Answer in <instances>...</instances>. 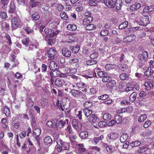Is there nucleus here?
Returning a JSON list of instances; mask_svg holds the SVG:
<instances>
[{
  "mask_svg": "<svg viewBox=\"0 0 154 154\" xmlns=\"http://www.w3.org/2000/svg\"><path fill=\"white\" fill-rule=\"evenodd\" d=\"M93 20V17L91 16V13L88 12L85 13V16L83 20V24L84 25H87L85 27V29L88 30H92L96 28V26L92 24H89Z\"/></svg>",
  "mask_w": 154,
  "mask_h": 154,
  "instance_id": "obj_1",
  "label": "nucleus"
},
{
  "mask_svg": "<svg viewBox=\"0 0 154 154\" xmlns=\"http://www.w3.org/2000/svg\"><path fill=\"white\" fill-rule=\"evenodd\" d=\"M57 149L58 152H60L69 148V145L68 143L63 142L60 139H58L57 140Z\"/></svg>",
  "mask_w": 154,
  "mask_h": 154,
  "instance_id": "obj_2",
  "label": "nucleus"
},
{
  "mask_svg": "<svg viewBox=\"0 0 154 154\" xmlns=\"http://www.w3.org/2000/svg\"><path fill=\"white\" fill-rule=\"evenodd\" d=\"M136 21L139 25L143 26H146L149 23V18L148 16H145L143 17H138L136 18Z\"/></svg>",
  "mask_w": 154,
  "mask_h": 154,
  "instance_id": "obj_3",
  "label": "nucleus"
},
{
  "mask_svg": "<svg viewBox=\"0 0 154 154\" xmlns=\"http://www.w3.org/2000/svg\"><path fill=\"white\" fill-rule=\"evenodd\" d=\"M71 92L72 96L76 98L84 99L85 97V94L81 91L73 89L71 90Z\"/></svg>",
  "mask_w": 154,
  "mask_h": 154,
  "instance_id": "obj_4",
  "label": "nucleus"
},
{
  "mask_svg": "<svg viewBox=\"0 0 154 154\" xmlns=\"http://www.w3.org/2000/svg\"><path fill=\"white\" fill-rule=\"evenodd\" d=\"M59 31L57 30L55 32L51 29L46 28L44 30L42 34L43 35H46L49 37H53L59 33Z\"/></svg>",
  "mask_w": 154,
  "mask_h": 154,
  "instance_id": "obj_5",
  "label": "nucleus"
},
{
  "mask_svg": "<svg viewBox=\"0 0 154 154\" xmlns=\"http://www.w3.org/2000/svg\"><path fill=\"white\" fill-rule=\"evenodd\" d=\"M148 55V53L146 51L139 54L138 59L140 60L139 62L142 64L144 63L147 60Z\"/></svg>",
  "mask_w": 154,
  "mask_h": 154,
  "instance_id": "obj_6",
  "label": "nucleus"
},
{
  "mask_svg": "<svg viewBox=\"0 0 154 154\" xmlns=\"http://www.w3.org/2000/svg\"><path fill=\"white\" fill-rule=\"evenodd\" d=\"M67 84L65 81L58 78L56 79L55 82V85L58 87H61L64 85L65 86H66L67 85Z\"/></svg>",
  "mask_w": 154,
  "mask_h": 154,
  "instance_id": "obj_7",
  "label": "nucleus"
},
{
  "mask_svg": "<svg viewBox=\"0 0 154 154\" xmlns=\"http://www.w3.org/2000/svg\"><path fill=\"white\" fill-rule=\"evenodd\" d=\"M52 121H48L46 122L47 125L50 128H53L54 127L57 128V120L56 119L52 120Z\"/></svg>",
  "mask_w": 154,
  "mask_h": 154,
  "instance_id": "obj_8",
  "label": "nucleus"
},
{
  "mask_svg": "<svg viewBox=\"0 0 154 154\" xmlns=\"http://www.w3.org/2000/svg\"><path fill=\"white\" fill-rule=\"evenodd\" d=\"M72 126L75 129L78 131L82 130V125L77 120L73 119L72 120Z\"/></svg>",
  "mask_w": 154,
  "mask_h": 154,
  "instance_id": "obj_9",
  "label": "nucleus"
},
{
  "mask_svg": "<svg viewBox=\"0 0 154 154\" xmlns=\"http://www.w3.org/2000/svg\"><path fill=\"white\" fill-rule=\"evenodd\" d=\"M20 22L19 19L17 17H14L11 20L12 26L14 29H17L19 27V23Z\"/></svg>",
  "mask_w": 154,
  "mask_h": 154,
  "instance_id": "obj_10",
  "label": "nucleus"
},
{
  "mask_svg": "<svg viewBox=\"0 0 154 154\" xmlns=\"http://www.w3.org/2000/svg\"><path fill=\"white\" fill-rule=\"evenodd\" d=\"M57 53V51L53 48H51L50 49L48 52V54L50 60H53L54 58Z\"/></svg>",
  "mask_w": 154,
  "mask_h": 154,
  "instance_id": "obj_11",
  "label": "nucleus"
},
{
  "mask_svg": "<svg viewBox=\"0 0 154 154\" xmlns=\"http://www.w3.org/2000/svg\"><path fill=\"white\" fill-rule=\"evenodd\" d=\"M116 0H104L103 2L109 8L115 7V3Z\"/></svg>",
  "mask_w": 154,
  "mask_h": 154,
  "instance_id": "obj_12",
  "label": "nucleus"
},
{
  "mask_svg": "<svg viewBox=\"0 0 154 154\" xmlns=\"http://www.w3.org/2000/svg\"><path fill=\"white\" fill-rule=\"evenodd\" d=\"M135 38L136 36L134 35H128L124 38L123 42H129L135 39Z\"/></svg>",
  "mask_w": 154,
  "mask_h": 154,
  "instance_id": "obj_13",
  "label": "nucleus"
},
{
  "mask_svg": "<svg viewBox=\"0 0 154 154\" xmlns=\"http://www.w3.org/2000/svg\"><path fill=\"white\" fill-rule=\"evenodd\" d=\"M61 52L63 55L66 57H69L71 55V52L67 48H63L61 50Z\"/></svg>",
  "mask_w": 154,
  "mask_h": 154,
  "instance_id": "obj_14",
  "label": "nucleus"
},
{
  "mask_svg": "<svg viewBox=\"0 0 154 154\" xmlns=\"http://www.w3.org/2000/svg\"><path fill=\"white\" fill-rule=\"evenodd\" d=\"M78 147H77L78 153L79 154H83L86 152V149L84 147V146L83 144L80 143L78 145Z\"/></svg>",
  "mask_w": 154,
  "mask_h": 154,
  "instance_id": "obj_15",
  "label": "nucleus"
},
{
  "mask_svg": "<svg viewBox=\"0 0 154 154\" xmlns=\"http://www.w3.org/2000/svg\"><path fill=\"white\" fill-rule=\"evenodd\" d=\"M107 137L110 140H114L116 139L119 137V135L116 132H112L108 135Z\"/></svg>",
  "mask_w": 154,
  "mask_h": 154,
  "instance_id": "obj_16",
  "label": "nucleus"
},
{
  "mask_svg": "<svg viewBox=\"0 0 154 154\" xmlns=\"http://www.w3.org/2000/svg\"><path fill=\"white\" fill-rule=\"evenodd\" d=\"M15 11V7L14 2L11 1L9 6L8 12L9 13H14Z\"/></svg>",
  "mask_w": 154,
  "mask_h": 154,
  "instance_id": "obj_17",
  "label": "nucleus"
},
{
  "mask_svg": "<svg viewBox=\"0 0 154 154\" xmlns=\"http://www.w3.org/2000/svg\"><path fill=\"white\" fill-rule=\"evenodd\" d=\"M141 7V4L139 3H136L130 8L131 10L135 11L139 9Z\"/></svg>",
  "mask_w": 154,
  "mask_h": 154,
  "instance_id": "obj_18",
  "label": "nucleus"
},
{
  "mask_svg": "<svg viewBox=\"0 0 154 154\" xmlns=\"http://www.w3.org/2000/svg\"><path fill=\"white\" fill-rule=\"evenodd\" d=\"M88 120L90 122L95 123L97 122L99 120L95 114H92L88 118Z\"/></svg>",
  "mask_w": 154,
  "mask_h": 154,
  "instance_id": "obj_19",
  "label": "nucleus"
},
{
  "mask_svg": "<svg viewBox=\"0 0 154 154\" xmlns=\"http://www.w3.org/2000/svg\"><path fill=\"white\" fill-rule=\"evenodd\" d=\"M122 0H116L115 3V7L118 10H120L121 9L122 5Z\"/></svg>",
  "mask_w": 154,
  "mask_h": 154,
  "instance_id": "obj_20",
  "label": "nucleus"
},
{
  "mask_svg": "<svg viewBox=\"0 0 154 154\" xmlns=\"http://www.w3.org/2000/svg\"><path fill=\"white\" fill-rule=\"evenodd\" d=\"M128 137V135L127 134H122L120 137V141L122 143H124L126 142V141Z\"/></svg>",
  "mask_w": 154,
  "mask_h": 154,
  "instance_id": "obj_21",
  "label": "nucleus"
},
{
  "mask_svg": "<svg viewBox=\"0 0 154 154\" xmlns=\"http://www.w3.org/2000/svg\"><path fill=\"white\" fill-rule=\"evenodd\" d=\"M58 67V66L54 61H51L50 62L49 68L51 70H54L56 69Z\"/></svg>",
  "mask_w": 154,
  "mask_h": 154,
  "instance_id": "obj_22",
  "label": "nucleus"
},
{
  "mask_svg": "<svg viewBox=\"0 0 154 154\" xmlns=\"http://www.w3.org/2000/svg\"><path fill=\"white\" fill-rule=\"evenodd\" d=\"M103 118L104 120L109 121L111 119V115L109 113H104L103 115Z\"/></svg>",
  "mask_w": 154,
  "mask_h": 154,
  "instance_id": "obj_23",
  "label": "nucleus"
},
{
  "mask_svg": "<svg viewBox=\"0 0 154 154\" xmlns=\"http://www.w3.org/2000/svg\"><path fill=\"white\" fill-rule=\"evenodd\" d=\"M144 86L147 90H150L151 88L153 87V85L151 82L148 81L145 82L144 84Z\"/></svg>",
  "mask_w": 154,
  "mask_h": 154,
  "instance_id": "obj_24",
  "label": "nucleus"
},
{
  "mask_svg": "<svg viewBox=\"0 0 154 154\" xmlns=\"http://www.w3.org/2000/svg\"><path fill=\"white\" fill-rule=\"evenodd\" d=\"M83 111L85 115L87 117H89L92 112V110L89 109L88 108H85Z\"/></svg>",
  "mask_w": 154,
  "mask_h": 154,
  "instance_id": "obj_25",
  "label": "nucleus"
},
{
  "mask_svg": "<svg viewBox=\"0 0 154 154\" xmlns=\"http://www.w3.org/2000/svg\"><path fill=\"white\" fill-rule=\"evenodd\" d=\"M66 121L67 122L68 121L67 119L65 120H60L59 122L58 125H57V127L58 126V127L59 128H61L63 126H64L66 125Z\"/></svg>",
  "mask_w": 154,
  "mask_h": 154,
  "instance_id": "obj_26",
  "label": "nucleus"
},
{
  "mask_svg": "<svg viewBox=\"0 0 154 154\" xmlns=\"http://www.w3.org/2000/svg\"><path fill=\"white\" fill-rule=\"evenodd\" d=\"M116 84V82L114 80L109 81L106 84V86L109 88H111L115 86Z\"/></svg>",
  "mask_w": 154,
  "mask_h": 154,
  "instance_id": "obj_27",
  "label": "nucleus"
},
{
  "mask_svg": "<svg viewBox=\"0 0 154 154\" xmlns=\"http://www.w3.org/2000/svg\"><path fill=\"white\" fill-rule=\"evenodd\" d=\"M115 120L117 124H119L122 121V118L119 115L117 114L115 116Z\"/></svg>",
  "mask_w": 154,
  "mask_h": 154,
  "instance_id": "obj_28",
  "label": "nucleus"
},
{
  "mask_svg": "<svg viewBox=\"0 0 154 154\" xmlns=\"http://www.w3.org/2000/svg\"><path fill=\"white\" fill-rule=\"evenodd\" d=\"M34 104L33 101L31 99V97H29L26 100V106L29 107H32Z\"/></svg>",
  "mask_w": 154,
  "mask_h": 154,
  "instance_id": "obj_29",
  "label": "nucleus"
},
{
  "mask_svg": "<svg viewBox=\"0 0 154 154\" xmlns=\"http://www.w3.org/2000/svg\"><path fill=\"white\" fill-rule=\"evenodd\" d=\"M22 42V44L25 46V47L31 44V42L28 38L23 39Z\"/></svg>",
  "mask_w": 154,
  "mask_h": 154,
  "instance_id": "obj_30",
  "label": "nucleus"
},
{
  "mask_svg": "<svg viewBox=\"0 0 154 154\" xmlns=\"http://www.w3.org/2000/svg\"><path fill=\"white\" fill-rule=\"evenodd\" d=\"M141 144V142L139 140L133 141L130 143V145L133 147H137Z\"/></svg>",
  "mask_w": 154,
  "mask_h": 154,
  "instance_id": "obj_31",
  "label": "nucleus"
},
{
  "mask_svg": "<svg viewBox=\"0 0 154 154\" xmlns=\"http://www.w3.org/2000/svg\"><path fill=\"white\" fill-rule=\"evenodd\" d=\"M88 133L87 131L81 132L79 134V136L82 139H85L88 137Z\"/></svg>",
  "mask_w": 154,
  "mask_h": 154,
  "instance_id": "obj_32",
  "label": "nucleus"
},
{
  "mask_svg": "<svg viewBox=\"0 0 154 154\" xmlns=\"http://www.w3.org/2000/svg\"><path fill=\"white\" fill-rule=\"evenodd\" d=\"M137 93L135 92H133L129 97L130 101L133 102L134 101L137 96Z\"/></svg>",
  "mask_w": 154,
  "mask_h": 154,
  "instance_id": "obj_33",
  "label": "nucleus"
},
{
  "mask_svg": "<svg viewBox=\"0 0 154 154\" xmlns=\"http://www.w3.org/2000/svg\"><path fill=\"white\" fill-rule=\"evenodd\" d=\"M67 28L68 30L71 31H75L77 29L76 26L74 24H69L67 25Z\"/></svg>",
  "mask_w": 154,
  "mask_h": 154,
  "instance_id": "obj_34",
  "label": "nucleus"
},
{
  "mask_svg": "<svg viewBox=\"0 0 154 154\" xmlns=\"http://www.w3.org/2000/svg\"><path fill=\"white\" fill-rule=\"evenodd\" d=\"M52 140L50 136H48L45 137L44 139V143L46 145L51 143L52 142Z\"/></svg>",
  "mask_w": 154,
  "mask_h": 154,
  "instance_id": "obj_35",
  "label": "nucleus"
},
{
  "mask_svg": "<svg viewBox=\"0 0 154 154\" xmlns=\"http://www.w3.org/2000/svg\"><path fill=\"white\" fill-rule=\"evenodd\" d=\"M128 22L127 21H125L121 23L119 26V29H123L128 27Z\"/></svg>",
  "mask_w": 154,
  "mask_h": 154,
  "instance_id": "obj_36",
  "label": "nucleus"
},
{
  "mask_svg": "<svg viewBox=\"0 0 154 154\" xmlns=\"http://www.w3.org/2000/svg\"><path fill=\"white\" fill-rule=\"evenodd\" d=\"M76 86L79 88H83L86 87V85L82 82L80 81L76 83Z\"/></svg>",
  "mask_w": 154,
  "mask_h": 154,
  "instance_id": "obj_37",
  "label": "nucleus"
},
{
  "mask_svg": "<svg viewBox=\"0 0 154 154\" xmlns=\"http://www.w3.org/2000/svg\"><path fill=\"white\" fill-rule=\"evenodd\" d=\"M149 12V10L148 6H146L143 8L142 14L144 16H148L147 15H148Z\"/></svg>",
  "mask_w": 154,
  "mask_h": 154,
  "instance_id": "obj_38",
  "label": "nucleus"
},
{
  "mask_svg": "<svg viewBox=\"0 0 154 154\" xmlns=\"http://www.w3.org/2000/svg\"><path fill=\"white\" fill-rule=\"evenodd\" d=\"M41 133V130L39 128H35L33 131L34 134L36 136L35 137H39Z\"/></svg>",
  "mask_w": 154,
  "mask_h": 154,
  "instance_id": "obj_39",
  "label": "nucleus"
},
{
  "mask_svg": "<svg viewBox=\"0 0 154 154\" xmlns=\"http://www.w3.org/2000/svg\"><path fill=\"white\" fill-rule=\"evenodd\" d=\"M103 138L104 137L103 135H101L98 137H94V142L96 144H97L100 140H102Z\"/></svg>",
  "mask_w": 154,
  "mask_h": 154,
  "instance_id": "obj_40",
  "label": "nucleus"
},
{
  "mask_svg": "<svg viewBox=\"0 0 154 154\" xmlns=\"http://www.w3.org/2000/svg\"><path fill=\"white\" fill-rule=\"evenodd\" d=\"M32 18L33 19L37 20L39 19L40 16L38 13L37 12H35L32 15Z\"/></svg>",
  "mask_w": 154,
  "mask_h": 154,
  "instance_id": "obj_41",
  "label": "nucleus"
},
{
  "mask_svg": "<svg viewBox=\"0 0 154 154\" xmlns=\"http://www.w3.org/2000/svg\"><path fill=\"white\" fill-rule=\"evenodd\" d=\"M60 16L61 18L63 20H67L69 19L68 16L65 12L63 11L61 12Z\"/></svg>",
  "mask_w": 154,
  "mask_h": 154,
  "instance_id": "obj_42",
  "label": "nucleus"
},
{
  "mask_svg": "<svg viewBox=\"0 0 154 154\" xmlns=\"http://www.w3.org/2000/svg\"><path fill=\"white\" fill-rule=\"evenodd\" d=\"M115 67V65L112 64H107L105 66V68L106 70H109L114 69Z\"/></svg>",
  "mask_w": 154,
  "mask_h": 154,
  "instance_id": "obj_43",
  "label": "nucleus"
},
{
  "mask_svg": "<svg viewBox=\"0 0 154 154\" xmlns=\"http://www.w3.org/2000/svg\"><path fill=\"white\" fill-rule=\"evenodd\" d=\"M128 76L127 74L123 73L121 74L119 76L120 79L122 80L126 79L128 78Z\"/></svg>",
  "mask_w": 154,
  "mask_h": 154,
  "instance_id": "obj_44",
  "label": "nucleus"
},
{
  "mask_svg": "<svg viewBox=\"0 0 154 154\" xmlns=\"http://www.w3.org/2000/svg\"><path fill=\"white\" fill-rule=\"evenodd\" d=\"M84 106L85 108H90L92 105V103L91 101H87L85 102L84 104Z\"/></svg>",
  "mask_w": 154,
  "mask_h": 154,
  "instance_id": "obj_45",
  "label": "nucleus"
},
{
  "mask_svg": "<svg viewBox=\"0 0 154 154\" xmlns=\"http://www.w3.org/2000/svg\"><path fill=\"white\" fill-rule=\"evenodd\" d=\"M4 111V113L6 116L9 117L10 116V111L8 108L7 107H5Z\"/></svg>",
  "mask_w": 154,
  "mask_h": 154,
  "instance_id": "obj_46",
  "label": "nucleus"
},
{
  "mask_svg": "<svg viewBox=\"0 0 154 154\" xmlns=\"http://www.w3.org/2000/svg\"><path fill=\"white\" fill-rule=\"evenodd\" d=\"M97 63V61L96 60H90L86 62V64L88 65H91L95 64Z\"/></svg>",
  "mask_w": 154,
  "mask_h": 154,
  "instance_id": "obj_47",
  "label": "nucleus"
},
{
  "mask_svg": "<svg viewBox=\"0 0 154 154\" xmlns=\"http://www.w3.org/2000/svg\"><path fill=\"white\" fill-rule=\"evenodd\" d=\"M55 42V40L53 38H51L48 39L47 40V43L48 44L50 45H54Z\"/></svg>",
  "mask_w": 154,
  "mask_h": 154,
  "instance_id": "obj_48",
  "label": "nucleus"
},
{
  "mask_svg": "<svg viewBox=\"0 0 154 154\" xmlns=\"http://www.w3.org/2000/svg\"><path fill=\"white\" fill-rule=\"evenodd\" d=\"M32 8L35 7H39L41 5L40 3L39 2H31L30 3Z\"/></svg>",
  "mask_w": 154,
  "mask_h": 154,
  "instance_id": "obj_49",
  "label": "nucleus"
},
{
  "mask_svg": "<svg viewBox=\"0 0 154 154\" xmlns=\"http://www.w3.org/2000/svg\"><path fill=\"white\" fill-rule=\"evenodd\" d=\"M147 118V116L145 114L142 115L138 119V121L140 122H142L145 120Z\"/></svg>",
  "mask_w": 154,
  "mask_h": 154,
  "instance_id": "obj_50",
  "label": "nucleus"
},
{
  "mask_svg": "<svg viewBox=\"0 0 154 154\" xmlns=\"http://www.w3.org/2000/svg\"><path fill=\"white\" fill-rule=\"evenodd\" d=\"M79 4H80L82 5L81 6H79L76 8V10L77 11H81L84 9V7L85 6L84 4L82 3L81 2H79Z\"/></svg>",
  "mask_w": 154,
  "mask_h": 154,
  "instance_id": "obj_51",
  "label": "nucleus"
},
{
  "mask_svg": "<svg viewBox=\"0 0 154 154\" xmlns=\"http://www.w3.org/2000/svg\"><path fill=\"white\" fill-rule=\"evenodd\" d=\"M109 33V31L108 30L105 29L100 32V35L102 36H106Z\"/></svg>",
  "mask_w": 154,
  "mask_h": 154,
  "instance_id": "obj_52",
  "label": "nucleus"
},
{
  "mask_svg": "<svg viewBox=\"0 0 154 154\" xmlns=\"http://www.w3.org/2000/svg\"><path fill=\"white\" fill-rule=\"evenodd\" d=\"M119 69L122 71H125L126 69V65L125 64H121L119 66Z\"/></svg>",
  "mask_w": 154,
  "mask_h": 154,
  "instance_id": "obj_53",
  "label": "nucleus"
},
{
  "mask_svg": "<svg viewBox=\"0 0 154 154\" xmlns=\"http://www.w3.org/2000/svg\"><path fill=\"white\" fill-rule=\"evenodd\" d=\"M107 123L106 122L103 121L100 122L98 123V126L100 127H104L107 125Z\"/></svg>",
  "mask_w": 154,
  "mask_h": 154,
  "instance_id": "obj_54",
  "label": "nucleus"
},
{
  "mask_svg": "<svg viewBox=\"0 0 154 154\" xmlns=\"http://www.w3.org/2000/svg\"><path fill=\"white\" fill-rule=\"evenodd\" d=\"M109 98V96L107 94H103L102 96H99L98 98L102 100H105Z\"/></svg>",
  "mask_w": 154,
  "mask_h": 154,
  "instance_id": "obj_55",
  "label": "nucleus"
},
{
  "mask_svg": "<svg viewBox=\"0 0 154 154\" xmlns=\"http://www.w3.org/2000/svg\"><path fill=\"white\" fill-rule=\"evenodd\" d=\"M127 110V109L125 108H121L117 111L118 113L120 114L123 112H125Z\"/></svg>",
  "mask_w": 154,
  "mask_h": 154,
  "instance_id": "obj_56",
  "label": "nucleus"
},
{
  "mask_svg": "<svg viewBox=\"0 0 154 154\" xmlns=\"http://www.w3.org/2000/svg\"><path fill=\"white\" fill-rule=\"evenodd\" d=\"M63 6L61 4H59L57 5V8L58 11H63Z\"/></svg>",
  "mask_w": 154,
  "mask_h": 154,
  "instance_id": "obj_57",
  "label": "nucleus"
},
{
  "mask_svg": "<svg viewBox=\"0 0 154 154\" xmlns=\"http://www.w3.org/2000/svg\"><path fill=\"white\" fill-rule=\"evenodd\" d=\"M151 122L150 121H147L143 125V127L145 128H147L150 126L151 125Z\"/></svg>",
  "mask_w": 154,
  "mask_h": 154,
  "instance_id": "obj_58",
  "label": "nucleus"
},
{
  "mask_svg": "<svg viewBox=\"0 0 154 154\" xmlns=\"http://www.w3.org/2000/svg\"><path fill=\"white\" fill-rule=\"evenodd\" d=\"M66 130L67 132H68L70 134H72L73 131L71 125H68L67 128L66 129Z\"/></svg>",
  "mask_w": 154,
  "mask_h": 154,
  "instance_id": "obj_59",
  "label": "nucleus"
},
{
  "mask_svg": "<svg viewBox=\"0 0 154 154\" xmlns=\"http://www.w3.org/2000/svg\"><path fill=\"white\" fill-rule=\"evenodd\" d=\"M0 17L2 19L7 18L8 16L6 13L3 12H2L0 13Z\"/></svg>",
  "mask_w": 154,
  "mask_h": 154,
  "instance_id": "obj_60",
  "label": "nucleus"
},
{
  "mask_svg": "<svg viewBox=\"0 0 154 154\" xmlns=\"http://www.w3.org/2000/svg\"><path fill=\"white\" fill-rule=\"evenodd\" d=\"M25 30L28 34L31 33H32L33 32V30L30 29V28L28 26L26 27V28L25 29Z\"/></svg>",
  "mask_w": 154,
  "mask_h": 154,
  "instance_id": "obj_61",
  "label": "nucleus"
},
{
  "mask_svg": "<svg viewBox=\"0 0 154 154\" xmlns=\"http://www.w3.org/2000/svg\"><path fill=\"white\" fill-rule=\"evenodd\" d=\"M31 44L30 45H29L28 46H27L25 47V49L27 51H32L33 49V47L31 46Z\"/></svg>",
  "mask_w": 154,
  "mask_h": 154,
  "instance_id": "obj_62",
  "label": "nucleus"
},
{
  "mask_svg": "<svg viewBox=\"0 0 154 154\" xmlns=\"http://www.w3.org/2000/svg\"><path fill=\"white\" fill-rule=\"evenodd\" d=\"M151 70L152 71L151 69L149 70L148 69L147 71L144 72V74L146 76H149L152 75V73L151 72Z\"/></svg>",
  "mask_w": 154,
  "mask_h": 154,
  "instance_id": "obj_63",
  "label": "nucleus"
},
{
  "mask_svg": "<svg viewBox=\"0 0 154 154\" xmlns=\"http://www.w3.org/2000/svg\"><path fill=\"white\" fill-rule=\"evenodd\" d=\"M31 46L32 47L35 46V48H38L39 46V43L36 40H35L34 42L31 44Z\"/></svg>",
  "mask_w": 154,
  "mask_h": 154,
  "instance_id": "obj_64",
  "label": "nucleus"
}]
</instances>
